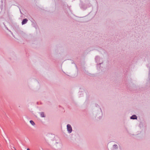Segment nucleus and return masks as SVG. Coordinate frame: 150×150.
<instances>
[{
  "label": "nucleus",
  "instance_id": "20e7f679",
  "mask_svg": "<svg viewBox=\"0 0 150 150\" xmlns=\"http://www.w3.org/2000/svg\"><path fill=\"white\" fill-rule=\"evenodd\" d=\"M30 122L32 125H33V126L35 125V124L34 122L32 120L30 121Z\"/></svg>",
  "mask_w": 150,
  "mask_h": 150
},
{
  "label": "nucleus",
  "instance_id": "423d86ee",
  "mask_svg": "<svg viewBox=\"0 0 150 150\" xmlns=\"http://www.w3.org/2000/svg\"><path fill=\"white\" fill-rule=\"evenodd\" d=\"M113 148L115 149H116L117 148V145H114L113 146Z\"/></svg>",
  "mask_w": 150,
  "mask_h": 150
},
{
  "label": "nucleus",
  "instance_id": "39448f33",
  "mask_svg": "<svg viewBox=\"0 0 150 150\" xmlns=\"http://www.w3.org/2000/svg\"><path fill=\"white\" fill-rule=\"evenodd\" d=\"M41 115L42 117H45V115L43 112H41Z\"/></svg>",
  "mask_w": 150,
  "mask_h": 150
},
{
  "label": "nucleus",
  "instance_id": "7ed1b4c3",
  "mask_svg": "<svg viewBox=\"0 0 150 150\" xmlns=\"http://www.w3.org/2000/svg\"><path fill=\"white\" fill-rule=\"evenodd\" d=\"M130 118L132 119H137V117L136 115H134L131 116Z\"/></svg>",
  "mask_w": 150,
  "mask_h": 150
},
{
  "label": "nucleus",
  "instance_id": "f03ea898",
  "mask_svg": "<svg viewBox=\"0 0 150 150\" xmlns=\"http://www.w3.org/2000/svg\"><path fill=\"white\" fill-rule=\"evenodd\" d=\"M28 20L27 19H24L22 22V25L26 23L28 21Z\"/></svg>",
  "mask_w": 150,
  "mask_h": 150
},
{
  "label": "nucleus",
  "instance_id": "f257e3e1",
  "mask_svg": "<svg viewBox=\"0 0 150 150\" xmlns=\"http://www.w3.org/2000/svg\"><path fill=\"white\" fill-rule=\"evenodd\" d=\"M67 130L69 133H71L72 131L71 127L70 125L68 124L67 125Z\"/></svg>",
  "mask_w": 150,
  "mask_h": 150
},
{
  "label": "nucleus",
  "instance_id": "0eeeda50",
  "mask_svg": "<svg viewBox=\"0 0 150 150\" xmlns=\"http://www.w3.org/2000/svg\"><path fill=\"white\" fill-rule=\"evenodd\" d=\"M27 150H30V149L28 148L27 149Z\"/></svg>",
  "mask_w": 150,
  "mask_h": 150
}]
</instances>
